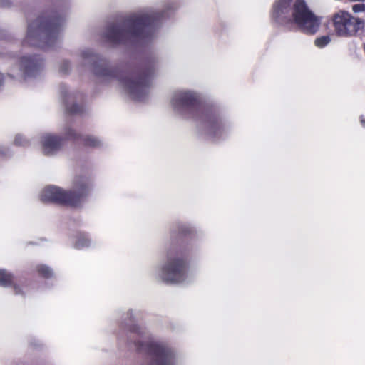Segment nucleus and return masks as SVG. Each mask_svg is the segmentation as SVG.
Segmentation results:
<instances>
[{"label": "nucleus", "instance_id": "nucleus-1", "mask_svg": "<svg viewBox=\"0 0 365 365\" xmlns=\"http://www.w3.org/2000/svg\"><path fill=\"white\" fill-rule=\"evenodd\" d=\"M272 19L278 24H294L306 34H314L320 28L322 20L307 6L304 0H277L272 6Z\"/></svg>", "mask_w": 365, "mask_h": 365}, {"label": "nucleus", "instance_id": "nucleus-2", "mask_svg": "<svg viewBox=\"0 0 365 365\" xmlns=\"http://www.w3.org/2000/svg\"><path fill=\"white\" fill-rule=\"evenodd\" d=\"M155 14H136L128 19L123 25H115L108 29L106 37L108 41L114 43H128L150 34L153 28Z\"/></svg>", "mask_w": 365, "mask_h": 365}, {"label": "nucleus", "instance_id": "nucleus-3", "mask_svg": "<svg viewBox=\"0 0 365 365\" xmlns=\"http://www.w3.org/2000/svg\"><path fill=\"white\" fill-rule=\"evenodd\" d=\"M62 26V21L57 19L40 17L31 21L27 29L24 44L46 48L53 46Z\"/></svg>", "mask_w": 365, "mask_h": 365}, {"label": "nucleus", "instance_id": "nucleus-4", "mask_svg": "<svg viewBox=\"0 0 365 365\" xmlns=\"http://www.w3.org/2000/svg\"><path fill=\"white\" fill-rule=\"evenodd\" d=\"M90 182L85 179L78 180L73 189L66 192L56 186H47L41 192V199L43 202H53L69 206H77L88 195Z\"/></svg>", "mask_w": 365, "mask_h": 365}, {"label": "nucleus", "instance_id": "nucleus-5", "mask_svg": "<svg viewBox=\"0 0 365 365\" xmlns=\"http://www.w3.org/2000/svg\"><path fill=\"white\" fill-rule=\"evenodd\" d=\"M332 22L336 34L344 37L355 35L364 26V22L361 19L355 18L344 11L336 12L333 16Z\"/></svg>", "mask_w": 365, "mask_h": 365}, {"label": "nucleus", "instance_id": "nucleus-6", "mask_svg": "<svg viewBox=\"0 0 365 365\" xmlns=\"http://www.w3.org/2000/svg\"><path fill=\"white\" fill-rule=\"evenodd\" d=\"M158 276L160 279L170 283H180L185 280V265L179 257H169L161 267Z\"/></svg>", "mask_w": 365, "mask_h": 365}, {"label": "nucleus", "instance_id": "nucleus-7", "mask_svg": "<svg viewBox=\"0 0 365 365\" xmlns=\"http://www.w3.org/2000/svg\"><path fill=\"white\" fill-rule=\"evenodd\" d=\"M149 351L153 359L147 365H175L176 354L166 344L153 341L150 344Z\"/></svg>", "mask_w": 365, "mask_h": 365}, {"label": "nucleus", "instance_id": "nucleus-8", "mask_svg": "<svg viewBox=\"0 0 365 365\" xmlns=\"http://www.w3.org/2000/svg\"><path fill=\"white\" fill-rule=\"evenodd\" d=\"M124 87L132 98L143 101L148 93L149 81L145 78L138 80L127 79L124 81Z\"/></svg>", "mask_w": 365, "mask_h": 365}, {"label": "nucleus", "instance_id": "nucleus-9", "mask_svg": "<svg viewBox=\"0 0 365 365\" xmlns=\"http://www.w3.org/2000/svg\"><path fill=\"white\" fill-rule=\"evenodd\" d=\"M195 101L196 95L194 93L178 91L172 96L171 105L175 110L181 111L193 105Z\"/></svg>", "mask_w": 365, "mask_h": 365}, {"label": "nucleus", "instance_id": "nucleus-10", "mask_svg": "<svg viewBox=\"0 0 365 365\" xmlns=\"http://www.w3.org/2000/svg\"><path fill=\"white\" fill-rule=\"evenodd\" d=\"M42 59L37 56H24L20 60L21 70L26 76H34L42 68Z\"/></svg>", "mask_w": 365, "mask_h": 365}, {"label": "nucleus", "instance_id": "nucleus-11", "mask_svg": "<svg viewBox=\"0 0 365 365\" xmlns=\"http://www.w3.org/2000/svg\"><path fill=\"white\" fill-rule=\"evenodd\" d=\"M42 150L46 155H51L58 150L62 141L56 135L46 133L41 138Z\"/></svg>", "mask_w": 365, "mask_h": 365}, {"label": "nucleus", "instance_id": "nucleus-12", "mask_svg": "<svg viewBox=\"0 0 365 365\" xmlns=\"http://www.w3.org/2000/svg\"><path fill=\"white\" fill-rule=\"evenodd\" d=\"M84 144L89 147H98L101 145V140L93 135H86L83 138Z\"/></svg>", "mask_w": 365, "mask_h": 365}, {"label": "nucleus", "instance_id": "nucleus-13", "mask_svg": "<svg viewBox=\"0 0 365 365\" xmlns=\"http://www.w3.org/2000/svg\"><path fill=\"white\" fill-rule=\"evenodd\" d=\"M1 286H9L13 283V277L11 274L5 271L1 270Z\"/></svg>", "mask_w": 365, "mask_h": 365}, {"label": "nucleus", "instance_id": "nucleus-14", "mask_svg": "<svg viewBox=\"0 0 365 365\" xmlns=\"http://www.w3.org/2000/svg\"><path fill=\"white\" fill-rule=\"evenodd\" d=\"M330 42V37L328 36H323L316 38L315 45L319 48H323Z\"/></svg>", "mask_w": 365, "mask_h": 365}, {"label": "nucleus", "instance_id": "nucleus-15", "mask_svg": "<svg viewBox=\"0 0 365 365\" xmlns=\"http://www.w3.org/2000/svg\"><path fill=\"white\" fill-rule=\"evenodd\" d=\"M38 272L41 275L45 277H50L52 275V270L49 267L44 265L38 266Z\"/></svg>", "mask_w": 365, "mask_h": 365}, {"label": "nucleus", "instance_id": "nucleus-16", "mask_svg": "<svg viewBox=\"0 0 365 365\" xmlns=\"http://www.w3.org/2000/svg\"><path fill=\"white\" fill-rule=\"evenodd\" d=\"M14 142H15V143L16 145H25L27 144V141L26 140L24 137L22 135H20V134L17 135L15 137Z\"/></svg>", "mask_w": 365, "mask_h": 365}, {"label": "nucleus", "instance_id": "nucleus-17", "mask_svg": "<svg viewBox=\"0 0 365 365\" xmlns=\"http://www.w3.org/2000/svg\"><path fill=\"white\" fill-rule=\"evenodd\" d=\"M89 245V242H88V240L86 238H82V239H80L77 242H76V247L78 248H82V247H86Z\"/></svg>", "mask_w": 365, "mask_h": 365}, {"label": "nucleus", "instance_id": "nucleus-18", "mask_svg": "<svg viewBox=\"0 0 365 365\" xmlns=\"http://www.w3.org/2000/svg\"><path fill=\"white\" fill-rule=\"evenodd\" d=\"M352 10L354 12H361L365 10V6L364 4H355L352 7Z\"/></svg>", "mask_w": 365, "mask_h": 365}, {"label": "nucleus", "instance_id": "nucleus-19", "mask_svg": "<svg viewBox=\"0 0 365 365\" xmlns=\"http://www.w3.org/2000/svg\"><path fill=\"white\" fill-rule=\"evenodd\" d=\"M67 137L68 138H75L76 137V134L74 130L68 129V131L67 133Z\"/></svg>", "mask_w": 365, "mask_h": 365}, {"label": "nucleus", "instance_id": "nucleus-20", "mask_svg": "<svg viewBox=\"0 0 365 365\" xmlns=\"http://www.w3.org/2000/svg\"><path fill=\"white\" fill-rule=\"evenodd\" d=\"M83 55L85 56V57L87 58L90 55V52L89 51H85V52H83Z\"/></svg>", "mask_w": 365, "mask_h": 365}, {"label": "nucleus", "instance_id": "nucleus-21", "mask_svg": "<svg viewBox=\"0 0 365 365\" xmlns=\"http://www.w3.org/2000/svg\"><path fill=\"white\" fill-rule=\"evenodd\" d=\"M9 3H3V2L1 1V7H2V6H9Z\"/></svg>", "mask_w": 365, "mask_h": 365}]
</instances>
